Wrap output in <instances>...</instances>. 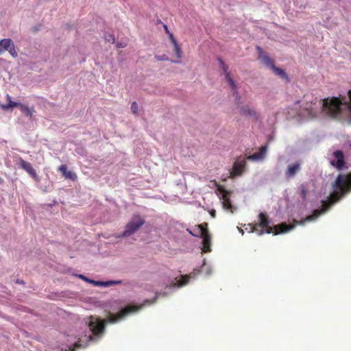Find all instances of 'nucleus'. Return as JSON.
<instances>
[{
	"label": "nucleus",
	"instance_id": "1",
	"mask_svg": "<svg viewBox=\"0 0 351 351\" xmlns=\"http://www.w3.org/2000/svg\"><path fill=\"white\" fill-rule=\"evenodd\" d=\"M332 189L333 191L330 194L328 199L322 201V208L321 209L315 210L313 215L307 216L302 220L296 221L294 219V223L292 225L285 222L271 227L269 226L270 222L267 216L264 213H261L258 215V226L261 229H258L251 223L245 224V229L249 232H256L259 236L264 233L270 234L272 232L274 234H278L291 231L296 225H304L305 222L316 220L319 216L326 213L332 204L338 202L348 191L351 190V173L346 176L339 174L332 184Z\"/></svg>",
	"mask_w": 351,
	"mask_h": 351
},
{
	"label": "nucleus",
	"instance_id": "2",
	"mask_svg": "<svg viewBox=\"0 0 351 351\" xmlns=\"http://www.w3.org/2000/svg\"><path fill=\"white\" fill-rule=\"evenodd\" d=\"M161 293H157L155 298L152 300H145L141 304L129 305L122 308L119 313H109L105 320L101 319L95 316H90L86 322V330L82 333L78 332L76 335L69 334L67 343L61 348L62 351H74L75 348H86L90 343H96L102 337L105 331V324L106 323L114 324L124 319L125 316L130 313L137 312L144 306L152 304L157 297L161 295Z\"/></svg>",
	"mask_w": 351,
	"mask_h": 351
},
{
	"label": "nucleus",
	"instance_id": "3",
	"mask_svg": "<svg viewBox=\"0 0 351 351\" xmlns=\"http://www.w3.org/2000/svg\"><path fill=\"white\" fill-rule=\"evenodd\" d=\"M302 119L314 117H335L346 119L351 123V89L342 98L315 99V102L306 103L298 112Z\"/></svg>",
	"mask_w": 351,
	"mask_h": 351
},
{
	"label": "nucleus",
	"instance_id": "4",
	"mask_svg": "<svg viewBox=\"0 0 351 351\" xmlns=\"http://www.w3.org/2000/svg\"><path fill=\"white\" fill-rule=\"evenodd\" d=\"M256 51L258 54V58L261 60L263 64L271 69L273 72L280 78L289 81L288 75L285 71L280 68L276 67L274 64L273 60L263 51L261 47H256Z\"/></svg>",
	"mask_w": 351,
	"mask_h": 351
},
{
	"label": "nucleus",
	"instance_id": "5",
	"mask_svg": "<svg viewBox=\"0 0 351 351\" xmlns=\"http://www.w3.org/2000/svg\"><path fill=\"white\" fill-rule=\"evenodd\" d=\"M187 231L193 236L201 237L202 239V252H210V237L208 234V230L204 227L202 224L198 225L193 231L187 229Z\"/></svg>",
	"mask_w": 351,
	"mask_h": 351
},
{
	"label": "nucleus",
	"instance_id": "6",
	"mask_svg": "<svg viewBox=\"0 0 351 351\" xmlns=\"http://www.w3.org/2000/svg\"><path fill=\"white\" fill-rule=\"evenodd\" d=\"M218 61L219 62L220 67L223 71L225 79L231 88L232 96L234 97L235 103L239 106L240 104L241 96L237 90V86L235 84V82L230 77V73L228 72V67L226 65L222 59L219 58Z\"/></svg>",
	"mask_w": 351,
	"mask_h": 351
},
{
	"label": "nucleus",
	"instance_id": "7",
	"mask_svg": "<svg viewBox=\"0 0 351 351\" xmlns=\"http://www.w3.org/2000/svg\"><path fill=\"white\" fill-rule=\"evenodd\" d=\"M145 220L139 215L134 216L125 226L124 231L121 234L122 237H128L136 232L145 223Z\"/></svg>",
	"mask_w": 351,
	"mask_h": 351
},
{
	"label": "nucleus",
	"instance_id": "8",
	"mask_svg": "<svg viewBox=\"0 0 351 351\" xmlns=\"http://www.w3.org/2000/svg\"><path fill=\"white\" fill-rule=\"evenodd\" d=\"M330 164L339 171L348 168L344 154L341 150H335L329 158Z\"/></svg>",
	"mask_w": 351,
	"mask_h": 351
},
{
	"label": "nucleus",
	"instance_id": "9",
	"mask_svg": "<svg viewBox=\"0 0 351 351\" xmlns=\"http://www.w3.org/2000/svg\"><path fill=\"white\" fill-rule=\"evenodd\" d=\"M245 158L240 157L236 160L234 163L232 170L230 173L232 177H236L241 176L245 167Z\"/></svg>",
	"mask_w": 351,
	"mask_h": 351
},
{
	"label": "nucleus",
	"instance_id": "10",
	"mask_svg": "<svg viewBox=\"0 0 351 351\" xmlns=\"http://www.w3.org/2000/svg\"><path fill=\"white\" fill-rule=\"evenodd\" d=\"M17 165L20 168L25 170L33 178L37 179L38 176L35 169L32 167L31 164L24 160L21 157L17 158Z\"/></svg>",
	"mask_w": 351,
	"mask_h": 351
},
{
	"label": "nucleus",
	"instance_id": "11",
	"mask_svg": "<svg viewBox=\"0 0 351 351\" xmlns=\"http://www.w3.org/2000/svg\"><path fill=\"white\" fill-rule=\"evenodd\" d=\"M301 170V162L295 161L293 163L289 164L285 172V176L287 179H291L294 178L296 174Z\"/></svg>",
	"mask_w": 351,
	"mask_h": 351
},
{
	"label": "nucleus",
	"instance_id": "12",
	"mask_svg": "<svg viewBox=\"0 0 351 351\" xmlns=\"http://www.w3.org/2000/svg\"><path fill=\"white\" fill-rule=\"evenodd\" d=\"M268 147L267 145L261 146L259 149L258 152L254 153L252 155H250L247 157V159L249 160H252L254 162H261L263 161L267 153Z\"/></svg>",
	"mask_w": 351,
	"mask_h": 351
},
{
	"label": "nucleus",
	"instance_id": "13",
	"mask_svg": "<svg viewBox=\"0 0 351 351\" xmlns=\"http://www.w3.org/2000/svg\"><path fill=\"white\" fill-rule=\"evenodd\" d=\"M199 273V270L198 269H195L192 274H190L189 276H182L180 280H176V282H175L172 285L167 286V289L170 290L176 287L179 288L182 287L188 282L190 278H192L193 276L198 274Z\"/></svg>",
	"mask_w": 351,
	"mask_h": 351
},
{
	"label": "nucleus",
	"instance_id": "14",
	"mask_svg": "<svg viewBox=\"0 0 351 351\" xmlns=\"http://www.w3.org/2000/svg\"><path fill=\"white\" fill-rule=\"evenodd\" d=\"M240 113L246 117H249L254 120L258 117V114L255 109L250 105H244L239 108Z\"/></svg>",
	"mask_w": 351,
	"mask_h": 351
},
{
	"label": "nucleus",
	"instance_id": "15",
	"mask_svg": "<svg viewBox=\"0 0 351 351\" xmlns=\"http://www.w3.org/2000/svg\"><path fill=\"white\" fill-rule=\"evenodd\" d=\"M169 37H170V39L171 40V43L173 45V52L175 53V54L176 55L177 58H178V60H171V62H173V63H180V59L181 58V56H182L181 49L178 46V43H177L176 40L174 38V37H173L172 34L169 33Z\"/></svg>",
	"mask_w": 351,
	"mask_h": 351
},
{
	"label": "nucleus",
	"instance_id": "16",
	"mask_svg": "<svg viewBox=\"0 0 351 351\" xmlns=\"http://www.w3.org/2000/svg\"><path fill=\"white\" fill-rule=\"evenodd\" d=\"M59 171L66 179L75 180L77 178L76 174L71 171H68L67 167L65 165H62L61 166H60Z\"/></svg>",
	"mask_w": 351,
	"mask_h": 351
},
{
	"label": "nucleus",
	"instance_id": "17",
	"mask_svg": "<svg viewBox=\"0 0 351 351\" xmlns=\"http://www.w3.org/2000/svg\"><path fill=\"white\" fill-rule=\"evenodd\" d=\"M13 41L10 38H3L0 40V54L3 53L12 45Z\"/></svg>",
	"mask_w": 351,
	"mask_h": 351
},
{
	"label": "nucleus",
	"instance_id": "18",
	"mask_svg": "<svg viewBox=\"0 0 351 351\" xmlns=\"http://www.w3.org/2000/svg\"><path fill=\"white\" fill-rule=\"evenodd\" d=\"M223 208L224 210L230 212L231 213H233L236 211L237 208L232 205V203L230 200V199L227 197L223 198V201L222 202Z\"/></svg>",
	"mask_w": 351,
	"mask_h": 351
},
{
	"label": "nucleus",
	"instance_id": "19",
	"mask_svg": "<svg viewBox=\"0 0 351 351\" xmlns=\"http://www.w3.org/2000/svg\"><path fill=\"white\" fill-rule=\"evenodd\" d=\"M7 99L8 101V104H3L1 106V108L3 110H8L9 108H12L14 107H19L21 103L12 101L11 99V97L10 95H7Z\"/></svg>",
	"mask_w": 351,
	"mask_h": 351
},
{
	"label": "nucleus",
	"instance_id": "20",
	"mask_svg": "<svg viewBox=\"0 0 351 351\" xmlns=\"http://www.w3.org/2000/svg\"><path fill=\"white\" fill-rule=\"evenodd\" d=\"M20 110L21 112L27 117L31 118L33 114L34 108H29L26 106H25L23 104H21L19 106Z\"/></svg>",
	"mask_w": 351,
	"mask_h": 351
},
{
	"label": "nucleus",
	"instance_id": "21",
	"mask_svg": "<svg viewBox=\"0 0 351 351\" xmlns=\"http://www.w3.org/2000/svg\"><path fill=\"white\" fill-rule=\"evenodd\" d=\"M7 51L9 52V53L13 57L16 58L18 56V53L15 49V46L14 42L12 43L10 47H9Z\"/></svg>",
	"mask_w": 351,
	"mask_h": 351
},
{
	"label": "nucleus",
	"instance_id": "22",
	"mask_svg": "<svg viewBox=\"0 0 351 351\" xmlns=\"http://www.w3.org/2000/svg\"><path fill=\"white\" fill-rule=\"evenodd\" d=\"M104 39L108 43H114L115 42V37L112 34L106 33L104 34Z\"/></svg>",
	"mask_w": 351,
	"mask_h": 351
},
{
	"label": "nucleus",
	"instance_id": "23",
	"mask_svg": "<svg viewBox=\"0 0 351 351\" xmlns=\"http://www.w3.org/2000/svg\"><path fill=\"white\" fill-rule=\"evenodd\" d=\"M300 195H301V197L303 199V200H304L306 199V193H307L306 186L304 184H302L300 186Z\"/></svg>",
	"mask_w": 351,
	"mask_h": 351
},
{
	"label": "nucleus",
	"instance_id": "24",
	"mask_svg": "<svg viewBox=\"0 0 351 351\" xmlns=\"http://www.w3.org/2000/svg\"><path fill=\"white\" fill-rule=\"evenodd\" d=\"M119 283H120V281H118V280L104 281L103 287H110V286H112V285H117V284H119Z\"/></svg>",
	"mask_w": 351,
	"mask_h": 351
},
{
	"label": "nucleus",
	"instance_id": "25",
	"mask_svg": "<svg viewBox=\"0 0 351 351\" xmlns=\"http://www.w3.org/2000/svg\"><path fill=\"white\" fill-rule=\"evenodd\" d=\"M155 58L158 60V61H167V60H169V57L165 55V54H163V55H156L155 56Z\"/></svg>",
	"mask_w": 351,
	"mask_h": 351
},
{
	"label": "nucleus",
	"instance_id": "26",
	"mask_svg": "<svg viewBox=\"0 0 351 351\" xmlns=\"http://www.w3.org/2000/svg\"><path fill=\"white\" fill-rule=\"evenodd\" d=\"M202 271H206V275H210L211 274V268L210 266L207 265L205 262H204L203 265L202 266Z\"/></svg>",
	"mask_w": 351,
	"mask_h": 351
},
{
	"label": "nucleus",
	"instance_id": "27",
	"mask_svg": "<svg viewBox=\"0 0 351 351\" xmlns=\"http://www.w3.org/2000/svg\"><path fill=\"white\" fill-rule=\"evenodd\" d=\"M138 104L136 101H134L131 104V110L134 114H136L138 112Z\"/></svg>",
	"mask_w": 351,
	"mask_h": 351
},
{
	"label": "nucleus",
	"instance_id": "28",
	"mask_svg": "<svg viewBox=\"0 0 351 351\" xmlns=\"http://www.w3.org/2000/svg\"><path fill=\"white\" fill-rule=\"evenodd\" d=\"M88 282L90 283V284H93L95 286H99V287H103V285H104V281H97V280H88Z\"/></svg>",
	"mask_w": 351,
	"mask_h": 351
},
{
	"label": "nucleus",
	"instance_id": "29",
	"mask_svg": "<svg viewBox=\"0 0 351 351\" xmlns=\"http://www.w3.org/2000/svg\"><path fill=\"white\" fill-rule=\"evenodd\" d=\"M80 278L84 280L86 282H88V280H91L90 279L88 278L87 277L84 276V275L80 274L77 276Z\"/></svg>",
	"mask_w": 351,
	"mask_h": 351
},
{
	"label": "nucleus",
	"instance_id": "30",
	"mask_svg": "<svg viewBox=\"0 0 351 351\" xmlns=\"http://www.w3.org/2000/svg\"><path fill=\"white\" fill-rule=\"evenodd\" d=\"M125 46V44L123 43H117V47L119 48H123Z\"/></svg>",
	"mask_w": 351,
	"mask_h": 351
},
{
	"label": "nucleus",
	"instance_id": "31",
	"mask_svg": "<svg viewBox=\"0 0 351 351\" xmlns=\"http://www.w3.org/2000/svg\"><path fill=\"white\" fill-rule=\"evenodd\" d=\"M237 228H238L239 232L243 235L244 234L243 230L241 228H239V227H237Z\"/></svg>",
	"mask_w": 351,
	"mask_h": 351
},
{
	"label": "nucleus",
	"instance_id": "32",
	"mask_svg": "<svg viewBox=\"0 0 351 351\" xmlns=\"http://www.w3.org/2000/svg\"><path fill=\"white\" fill-rule=\"evenodd\" d=\"M210 214H211L212 217H215V210H212V211H211V213H210Z\"/></svg>",
	"mask_w": 351,
	"mask_h": 351
},
{
	"label": "nucleus",
	"instance_id": "33",
	"mask_svg": "<svg viewBox=\"0 0 351 351\" xmlns=\"http://www.w3.org/2000/svg\"><path fill=\"white\" fill-rule=\"evenodd\" d=\"M165 29H166L167 32L169 33V32H168V30H167V26H166V25H165Z\"/></svg>",
	"mask_w": 351,
	"mask_h": 351
},
{
	"label": "nucleus",
	"instance_id": "34",
	"mask_svg": "<svg viewBox=\"0 0 351 351\" xmlns=\"http://www.w3.org/2000/svg\"><path fill=\"white\" fill-rule=\"evenodd\" d=\"M18 283H23V281H17Z\"/></svg>",
	"mask_w": 351,
	"mask_h": 351
}]
</instances>
